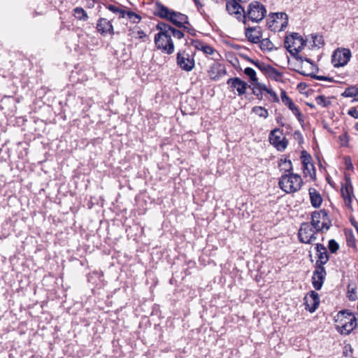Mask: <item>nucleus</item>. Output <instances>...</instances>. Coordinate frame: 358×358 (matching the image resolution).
<instances>
[{
  "mask_svg": "<svg viewBox=\"0 0 358 358\" xmlns=\"http://www.w3.org/2000/svg\"><path fill=\"white\" fill-rule=\"evenodd\" d=\"M245 36L252 43H259L262 38V28L259 26L245 28Z\"/></svg>",
  "mask_w": 358,
  "mask_h": 358,
  "instance_id": "20",
  "label": "nucleus"
},
{
  "mask_svg": "<svg viewBox=\"0 0 358 358\" xmlns=\"http://www.w3.org/2000/svg\"><path fill=\"white\" fill-rule=\"evenodd\" d=\"M153 14L157 15V10L153 11Z\"/></svg>",
  "mask_w": 358,
  "mask_h": 358,
  "instance_id": "52",
  "label": "nucleus"
},
{
  "mask_svg": "<svg viewBox=\"0 0 358 358\" xmlns=\"http://www.w3.org/2000/svg\"><path fill=\"white\" fill-rule=\"evenodd\" d=\"M158 29H162L167 32V34L170 35L171 38L173 36L178 39H181L184 37V34L181 31L178 30L164 22H158Z\"/></svg>",
  "mask_w": 358,
  "mask_h": 358,
  "instance_id": "24",
  "label": "nucleus"
},
{
  "mask_svg": "<svg viewBox=\"0 0 358 358\" xmlns=\"http://www.w3.org/2000/svg\"><path fill=\"white\" fill-rule=\"evenodd\" d=\"M227 84L229 85L231 92L235 93V91H236L239 96L245 94L246 92L248 84L238 77L229 78Z\"/></svg>",
  "mask_w": 358,
  "mask_h": 358,
  "instance_id": "15",
  "label": "nucleus"
},
{
  "mask_svg": "<svg viewBox=\"0 0 358 358\" xmlns=\"http://www.w3.org/2000/svg\"><path fill=\"white\" fill-rule=\"evenodd\" d=\"M328 220V213L326 210L315 211L311 215V222L310 224L313 226L316 231H320L322 229L328 230L329 224L326 222Z\"/></svg>",
  "mask_w": 358,
  "mask_h": 358,
  "instance_id": "5",
  "label": "nucleus"
},
{
  "mask_svg": "<svg viewBox=\"0 0 358 358\" xmlns=\"http://www.w3.org/2000/svg\"><path fill=\"white\" fill-rule=\"evenodd\" d=\"M347 243L348 246L355 245V240L352 235L350 237L348 238Z\"/></svg>",
  "mask_w": 358,
  "mask_h": 358,
  "instance_id": "45",
  "label": "nucleus"
},
{
  "mask_svg": "<svg viewBox=\"0 0 358 358\" xmlns=\"http://www.w3.org/2000/svg\"><path fill=\"white\" fill-rule=\"evenodd\" d=\"M328 248L331 253H336L339 249V245L335 240L331 239L329 241Z\"/></svg>",
  "mask_w": 358,
  "mask_h": 358,
  "instance_id": "41",
  "label": "nucleus"
},
{
  "mask_svg": "<svg viewBox=\"0 0 358 358\" xmlns=\"http://www.w3.org/2000/svg\"><path fill=\"white\" fill-rule=\"evenodd\" d=\"M153 41H154L155 44L157 45V34H155L153 36Z\"/></svg>",
  "mask_w": 358,
  "mask_h": 358,
  "instance_id": "47",
  "label": "nucleus"
},
{
  "mask_svg": "<svg viewBox=\"0 0 358 358\" xmlns=\"http://www.w3.org/2000/svg\"><path fill=\"white\" fill-rule=\"evenodd\" d=\"M317 232L313 226L310 224V223L303 222L301 224L298 232L299 241L306 244H310L313 241L316 240Z\"/></svg>",
  "mask_w": 358,
  "mask_h": 358,
  "instance_id": "7",
  "label": "nucleus"
},
{
  "mask_svg": "<svg viewBox=\"0 0 358 358\" xmlns=\"http://www.w3.org/2000/svg\"><path fill=\"white\" fill-rule=\"evenodd\" d=\"M125 17L133 23H138L141 19L139 15L131 10H125Z\"/></svg>",
  "mask_w": 358,
  "mask_h": 358,
  "instance_id": "35",
  "label": "nucleus"
},
{
  "mask_svg": "<svg viewBox=\"0 0 358 358\" xmlns=\"http://www.w3.org/2000/svg\"><path fill=\"white\" fill-rule=\"evenodd\" d=\"M252 85V90L254 94H255L256 92L262 93V92H267L269 90V88H268L264 84L259 83L258 80L256 82H255Z\"/></svg>",
  "mask_w": 358,
  "mask_h": 358,
  "instance_id": "38",
  "label": "nucleus"
},
{
  "mask_svg": "<svg viewBox=\"0 0 358 358\" xmlns=\"http://www.w3.org/2000/svg\"><path fill=\"white\" fill-rule=\"evenodd\" d=\"M355 128L356 130L358 131V122L355 123Z\"/></svg>",
  "mask_w": 358,
  "mask_h": 358,
  "instance_id": "50",
  "label": "nucleus"
},
{
  "mask_svg": "<svg viewBox=\"0 0 358 358\" xmlns=\"http://www.w3.org/2000/svg\"><path fill=\"white\" fill-rule=\"evenodd\" d=\"M244 73L250 78V81L252 82V84L256 82L258 79L257 78L255 71L250 67L245 68L244 69Z\"/></svg>",
  "mask_w": 358,
  "mask_h": 358,
  "instance_id": "39",
  "label": "nucleus"
},
{
  "mask_svg": "<svg viewBox=\"0 0 358 358\" xmlns=\"http://www.w3.org/2000/svg\"><path fill=\"white\" fill-rule=\"evenodd\" d=\"M341 196L343 199L345 205L351 211L353 210L352 202L355 198L353 186L350 179L345 177V182L341 187Z\"/></svg>",
  "mask_w": 358,
  "mask_h": 358,
  "instance_id": "12",
  "label": "nucleus"
},
{
  "mask_svg": "<svg viewBox=\"0 0 358 358\" xmlns=\"http://www.w3.org/2000/svg\"><path fill=\"white\" fill-rule=\"evenodd\" d=\"M299 72L301 74V75H303V76H311L312 78L316 79V80H324V81H329V82H333L334 80L331 77H328V76H317V75H312V73H306L305 71L303 70H299Z\"/></svg>",
  "mask_w": 358,
  "mask_h": 358,
  "instance_id": "34",
  "label": "nucleus"
},
{
  "mask_svg": "<svg viewBox=\"0 0 358 358\" xmlns=\"http://www.w3.org/2000/svg\"><path fill=\"white\" fill-rule=\"evenodd\" d=\"M310 36H311V41H309L310 48H314V47L320 48L324 45V41L323 36L322 35L311 34Z\"/></svg>",
  "mask_w": 358,
  "mask_h": 358,
  "instance_id": "29",
  "label": "nucleus"
},
{
  "mask_svg": "<svg viewBox=\"0 0 358 358\" xmlns=\"http://www.w3.org/2000/svg\"><path fill=\"white\" fill-rule=\"evenodd\" d=\"M348 114L355 119L358 118V110L355 107L350 108L348 112Z\"/></svg>",
  "mask_w": 358,
  "mask_h": 358,
  "instance_id": "43",
  "label": "nucleus"
},
{
  "mask_svg": "<svg viewBox=\"0 0 358 358\" xmlns=\"http://www.w3.org/2000/svg\"><path fill=\"white\" fill-rule=\"evenodd\" d=\"M176 63L182 70L187 72L191 71L195 66L194 55L185 51H179L177 53Z\"/></svg>",
  "mask_w": 358,
  "mask_h": 358,
  "instance_id": "8",
  "label": "nucleus"
},
{
  "mask_svg": "<svg viewBox=\"0 0 358 358\" xmlns=\"http://www.w3.org/2000/svg\"><path fill=\"white\" fill-rule=\"evenodd\" d=\"M351 221V224L355 226V227H357V223L354 220H350Z\"/></svg>",
  "mask_w": 358,
  "mask_h": 358,
  "instance_id": "48",
  "label": "nucleus"
},
{
  "mask_svg": "<svg viewBox=\"0 0 358 358\" xmlns=\"http://www.w3.org/2000/svg\"><path fill=\"white\" fill-rule=\"evenodd\" d=\"M227 73L225 67L220 63L213 64L209 70L208 75L211 80H218L220 78L225 76Z\"/></svg>",
  "mask_w": 358,
  "mask_h": 358,
  "instance_id": "21",
  "label": "nucleus"
},
{
  "mask_svg": "<svg viewBox=\"0 0 358 358\" xmlns=\"http://www.w3.org/2000/svg\"><path fill=\"white\" fill-rule=\"evenodd\" d=\"M280 97L282 102L286 106L296 117L299 121L302 120V114L299 108L294 103L292 100L287 96V92L284 90H281Z\"/></svg>",
  "mask_w": 358,
  "mask_h": 358,
  "instance_id": "18",
  "label": "nucleus"
},
{
  "mask_svg": "<svg viewBox=\"0 0 358 358\" xmlns=\"http://www.w3.org/2000/svg\"><path fill=\"white\" fill-rule=\"evenodd\" d=\"M252 112L260 117L266 118L268 116V110L262 106H255L252 108Z\"/></svg>",
  "mask_w": 358,
  "mask_h": 358,
  "instance_id": "37",
  "label": "nucleus"
},
{
  "mask_svg": "<svg viewBox=\"0 0 358 358\" xmlns=\"http://www.w3.org/2000/svg\"><path fill=\"white\" fill-rule=\"evenodd\" d=\"M342 96L345 97H355V99L358 96V87L356 86H351L345 89Z\"/></svg>",
  "mask_w": 358,
  "mask_h": 358,
  "instance_id": "32",
  "label": "nucleus"
},
{
  "mask_svg": "<svg viewBox=\"0 0 358 358\" xmlns=\"http://www.w3.org/2000/svg\"><path fill=\"white\" fill-rule=\"evenodd\" d=\"M336 329L342 334L348 335L357 327V318L349 310H343L336 315Z\"/></svg>",
  "mask_w": 358,
  "mask_h": 358,
  "instance_id": "1",
  "label": "nucleus"
},
{
  "mask_svg": "<svg viewBox=\"0 0 358 358\" xmlns=\"http://www.w3.org/2000/svg\"><path fill=\"white\" fill-rule=\"evenodd\" d=\"M250 62L256 66L257 67L264 75L266 74V71H268L269 66L271 65L266 64L265 63L259 61H255V60H250Z\"/></svg>",
  "mask_w": 358,
  "mask_h": 358,
  "instance_id": "40",
  "label": "nucleus"
},
{
  "mask_svg": "<svg viewBox=\"0 0 358 358\" xmlns=\"http://www.w3.org/2000/svg\"><path fill=\"white\" fill-rule=\"evenodd\" d=\"M315 102L317 105L323 108L328 107L331 103V101L323 95L317 96L315 98Z\"/></svg>",
  "mask_w": 358,
  "mask_h": 358,
  "instance_id": "36",
  "label": "nucleus"
},
{
  "mask_svg": "<svg viewBox=\"0 0 358 358\" xmlns=\"http://www.w3.org/2000/svg\"><path fill=\"white\" fill-rule=\"evenodd\" d=\"M303 183L301 176L293 173L282 175L278 181L280 188L287 194L298 192L301 188Z\"/></svg>",
  "mask_w": 358,
  "mask_h": 358,
  "instance_id": "2",
  "label": "nucleus"
},
{
  "mask_svg": "<svg viewBox=\"0 0 358 358\" xmlns=\"http://www.w3.org/2000/svg\"><path fill=\"white\" fill-rule=\"evenodd\" d=\"M266 93L268 94L272 97L273 102H279L280 99L278 98V96L273 90L269 89V90Z\"/></svg>",
  "mask_w": 358,
  "mask_h": 358,
  "instance_id": "44",
  "label": "nucleus"
},
{
  "mask_svg": "<svg viewBox=\"0 0 358 358\" xmlns=\"http://www.w3.org/2000/svg\"><path fill=\"white\" fill-rule=\"evenodd\" d=\"M308 193L312 206L316 208L320 207L322 198L320 192L315 188L310 187L308 189Z\"/></svg>",
  "mask_w": 358,
  "mask_h": 358,
  "instance_id": "26",
  "label": "nucleus"
},
{
  "mask_svg": "<svg viewBox=\"0 0 358 358\" xmlns=\"http://www.w3.org/2000/svg\"><path fill=\"white\" fill-rule=\"evenodd\" d=\"M158 49L166 54L171 55L174 52V44L167 32L158 29Z\"/></svg>",
  "mask_w": 358,
  "mask_h": 358,
  "instance_id": "9",
  "label": "nucleus"
},
{
  "mask_svg": "<svg viewBox=\"0 0 358 358\" xmlns=\"http://www.w3.org/2000/svg\"><path fill=\"white\" fill-rule=\"evenodd\" d=\"M265 76L275 81H281L282 78V73L271 66H269Z\"/></svg>",
  "mask_w": 358,
  "mask_h": 358,
  "instance_id": "28",
  "label": "nucleus"
},
{
  "mask_svg": "<svg viewBox=\"0 0 358 358\" xmlns=\"http://www.w3.org/2000/svg\"><path fill=\"white\" fill-rule=\"evenodd\" d=\"M172 15V19L170 20V22L178 27L187 29V27L184 26L186 24H189L188 17L186 15L176 11H174Z\"/></svg>",
  "mask_w": 358,
  "mask_h": 358,
  "instance_id": "25",
  "label": "nucleus"
},
{
  "mask_svg": "<svg viewBox=\"0 0 358 358\" xmlns=\"http://www.w3.org/2000/svg\"><path fill=\"white\" fill-rule=\"evenodd\" d=\"M301 158L303 164V173L304 176H310L311 180H315V168L312 162V157L310 155L308 154L306 151L303 150L301 152Z\"/></svg>",
  "mask_w": 358,
  "mask_h": 358,
  "instance_id": "13",
  "label": "nucleus"
},
{
  "mask_svg": "<svg viewBox=\"0 0 358 358\" xmlns=\"http://www.w3.org/2000/svg\"><path fill=\"white\" fill-rule=\"evenodd\" d=\"M277 122H278V123L282 122L281 120H279V118L277 119Z\"/></svg>",
  "mask_w": 358,
  "mask_h": 358,
  "instance_id": "51",
  "label": "nucleus"
},
{
  "mask_svg": "<svg viewBox=\"0 0 358 358\" xmlns=\"http://www.w3.org/2000/svg\"><path fill=\"white\" fill-rule=\"evenodd\" d=\"M189 34H192V31H189Z\"/></svg>",
  "mask_w": 358,
  "mask_h": 358,
  "instance_id": "55",
  "label": "nucleus"
},
{
  "mask_svg": "<svg viewBox=\"0 0 358 358\" xmlns=\"http://www.w3.org/2000/svg\"><path fill=\"white\" fill-rule=\"evenodd\" d=\"M271 21L267 22L269 28L275 29L278 27V24L280 23V29L282 30L284 27H286L288 22V16L285 13H272L269 15Z\"/></svg>",
  "mask_w": 358,
  "mask_h": 358,
  "instance_id": "14",
  "label": "nucleus"
},
{
  "mask_svg": "<svg viewBox=\"0 0 358 358\" xmlns=\"http://www.w3.org/2000/svg\"><path fill=\"white\" fill-rule=\"evenodd\" d=\"M259 43V48L263 51L271 52L274 50V45L268 38L262 39V38Z\"/></svg>",
  "mask_w": 358,
  "mask_h": 358,
  "instance_id": "30",
  "label": "nucleus"
},
{
  "mask_svg": "<svg viewBox=\"0 0 358 358\" xmlns=\"http://www.w3.org/2000/svg\"><path fill=\"white\" fill-rule=\"evenodd\" d=\"M269 142L278 151H284L287 147L288 141L283 136L282 131L280 129H275L269 134Z\"/></svg>",
  "mask_w": 358,
  "mask_h": 358,
  "instance_id": "10",
  "label": "nucleus"
},
{
  "mask_svg": "<svg viewBox=\"0 0 358 358\" xmlns=\"http://www.w3.org/2000/svg\"><path fill=\"white\" fill-rule=\"evenodd\" d=\"M97 31L102 35H106L108 34L110 35L114 34L113 27L110 21L106 18H100L96 24Z\"/></svg>",
  "mask_w": 358,
  "mask_h": 358,
  "instance_id": "22",
  "label": "nucleus"
},
{
  "mask_svg": "<svg viewBox=\"0 0 358 358\" xmlns=\"http://www.w3.org/2000/svg\"><path fill=\"white\" fill-rule=\"evenodd\" d=\"M280 162L281 163L280 164V166H281L282 164L285 165V171H287L289 173L290 171H292V165L290 160H287L286 159H285L284 160L281 159Z\"/></svg>",
  "mask_w": 358,
  "mask_h": 358,
  "instance_id": "42",
  "label": "nucleus"
},
{
  "mask_svg": "<svg viewBox=\"0 0 358 358\" xmlns=\"http://www.w3.org/2000/svg\"><path fill=\"white\" fill-rule=\"evenodd\" d=\"M307 62L310 63L311 65H313V62L310 59L305 58L304 59Z\"/></svg>",
  "mask_w": 358,
  "mask_h": 358,
  "instance_id": "49",
  "label": "nucleus"
},
{
  "mask_svg": "<svg viewBox=\"0 0 358 358\" xmlns=\"http://www.w3.org/2000/svg\"><path fill=\"white\" fill-rule=\"evenodd\" d=\"M243 3L238 0H226V10L230 15L245 24V9L241 5Z\"/></svg>",
  "mask_w": 358,
  "mask_h": 358,
  "instance_id": "6",
  "label": "nucleus"
},
{
  "mask_svg": "<svg viewBox=\"0 0 358 358\" xmlns=\"http://www.w3.org/2000/svg\"><path fill=\"white\" fill-rule=\"evenodd\" d=\"M307 41L308 39L304 40L299 34L292 33L285 37V46L293 57L303 61V57L299 56V53L303 48Z\"/></svg>",
  "mask_w": 358,
  "mask_h": 358,
  "instance_id": "3",
  "label": "nucleus"
},
{
  "mask_svg": "<svg viewBox=\"0 0 358 358\" xmlns=\"http://www.w3.org/2000/svg\"><path fill=\"white\" fill-rule=\"evenodd\" d=\"M174 10H171L162 3H158V17L164 18L169 21L172 19V13Z\"/></svg>",
  "mask_w": 358,
  "mask_h": 358,
  "instance_id": "27",
  "label": "nucleus"
},
{
  "mask_svg": "<svg viewBox=\"0 0 358 358\" xmlns=\"http://www.w3.org/2000/svg\"><path fill=\"white\" fill-rule=\"evenodd\" d=\"M346 164H347V169H348V170L353 169V165L350 161L349 162L348 164L347 162H346Z\"/></svg>",
  "mask_w": 358,
  "mask_h": 358,
  "instance_id": "46",
  "label": "nucleus"
},
{
  "mask_svg": "<svg viewBox=\"0 0 358 358\" xmlns=\"http://www.w3.org/2000/svg\"><path fill=\"white\" fill-rule=\"evenodd\" d=\"M315 250L317 252V259L316 260L315 267H324V264H326L329 259L327 248L323 244L317 243L315 245Z\"/></svg>",
  "mask_w": 358,
  "mask_h": 358,
  "instance_id": "17",
  "label": "nucleus"
},
{
  "mask_svg": "<svg viewBox=\"0 0 358 358\" xmlns=\"http://www.w3.org/2000/svg\"><path fill=\"white\" fill-rule=\"evenodd\" d=\"M266 15V9L265 6L258 1H252L245 10V22L247 20L252 22H261Z\"/></svg>",
  "mask_w": 358,
  "mask_h": 358,
  "instance_id": "4",
  "label": "nucleus"
},
{
  "mask_svg": "<svg viewBox=\"0 0 358 358\" xmlns=\"http://www.w3.org/2000/svg\"><path fill=\"white\" fill-rule=\"evenodd\" d=\"M107 8L113 12V13L118 14L120 17H125V10L121 8V6L109 4L107 6Z\"/></svg>",
  "mask_w": 358,
  "mask_h": 358,
  "instance_id": "33",
  "label": "nucleus"
},
{
  "mask_svg": "<svg viewBox=\"0 0 358 358\" xmlns=\"http://www.w3.org/2000/svg\"><path fill=\"white\" fill-rule=\"evenodd\" d=\"M191 45L197 50L202 51L206 55H213L216 50L210 45L198 39H192Z\"/></svg>",
  "mask_w": 358,
  "mask_h": 358,
  "instance_id": "23",
  "label": "nucleus"
},
{
  "mask_svg": "<svg viewBox=\"0 0 358 358\" xmlns=\"http://www.w3.org/2000/svg\"><path fill=\"white\" fill-rule=\"evenodd\" d=\"M306 309L313 313L320 304L319 294L315 291H310L304 298Z\"/></svg>",
  "mask_w": 358,
  "mask_h": 358,
  "instance_id": "19",
  "label": "nucleus"
},
{
  "mask_svg": "<svg viewBox=\"0 0 358 358\" xmlns=\"http://www.w3.org/2000/svg\"><path fill=\"white\" fill-rule=\"evenodd\" d=\"M351 57V52L347 48H338L331 58V62L335 67L343 66L348 64Z\"/></svg>",
  "mask_w": 358,
  "mask_h": 358,
  "instance_id": "11",
  "label": "nucleus"
},
{
  "mask_svg": "<svg viewBox=\"0 0 358 358\" xmlns=\"http://www.w3.org/2000/svg\"><path fill=\"white\" fill-rule=\"evenodd\" d=\"M281 126H284V124L282 122L280 123Z\"/></svg>",
  "mask_w": 358,
  "mask_h": 358,
  "instance_id": "53",
  "label": "nucleus"
},
{
  "mask_svg": "<svg viewBox=\"0 0 358 358\" xmlns=\"http://www.w3.org/2000/svg\"><path fill=\"white\" fill-rule=\"evenodd\" d=\"M189 34H192V31H189Z\"/></svg>",
  "mask_w": 358,
  "mask_h": 358,
  "instance_id": "54",
  "label": "nucleus"
},
{
  "mask_svg": "<svg viewBox=\"0 0 358 358\" xmlns=\"http://www.w3.org/2000/svg\"><path fill=\"white\" fill-rule=\"evenodd\" d=\"M73 15L79 20L86 21L88 19L86 11L81 7H76L73 9Z\"/></svg>",
  "mask_w": 358,
  "mask_h": 358,
  "instance_id": "31",
  "label": "nucleus"
},
{
  "mask_svg": "<svg viewBox=\"0 0 358 358\" xmlns=\"http://www.w3.org/2000/svg\"><path fill=\"white\" fill-rule=\"evenodd\" d=\"M327 271L324 267H315L312 276V284L316 290H320L324 282Z\"/></svg>",
  "mask_w": 358,
  "mask_h": 358,
  "instance_id": "16",
  "label": "nucleus"
}]
</instances>
